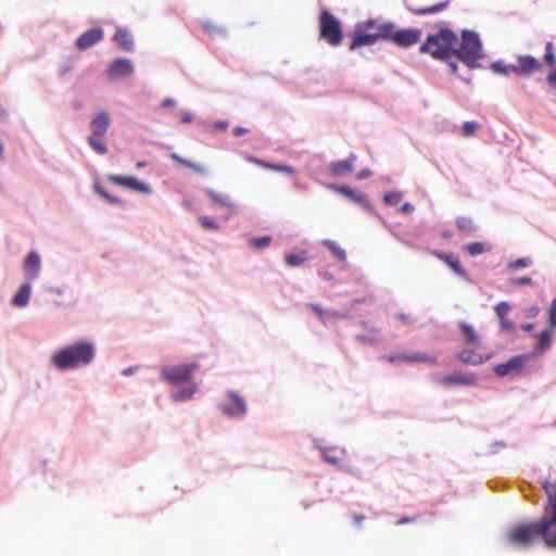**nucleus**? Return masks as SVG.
<instances>
[{"instance_id":"obj_1","label":"nucleus","mask_w":556,"mask_h":556,"mask_svg":"<svg viewBox=\"0 0 556 556\" xmlns=\"http://www.w3.org/2000/svg\"><path fill=\"white\" fill-rule=\"evenodd\" d=\"M543 489L552 508L551 515L540 521L521 522L506 532L509 545L529 547L542 540L547 547H556V481H545Z\"/></svg>"},{"instance_id":"obj_2","label":"nucleus","mask_w":556,"mask_h":556,"mask_svg":"<svg viewBox=\"0 0 556 556\" xmlns=\"http://www.w3.org/2000/svg\"><path fill=\"white\" fill-rule=\"evenodd\" d=\"M96 355L94 344L90 341L77 343L56 350L51 355V363L60 370L89 365Z\"/></svg>"},{"instance_id":"obj_3","label":"nucleus","mask_w":556,"mask_h":556,"mask_svg":"<svg viewBox=\"0 0 556 556\" xmlns=\"http://www.w3.org/2000/svg\"><path fill=\"white\" fill-rule=\"evenodd\" d=\"M457 40L458 38L453 30L443 28L437 34L429 35L420 46L419 51L430 54L435 60L447 61L453 56Z\"/></svg>"},{"instance_id":"obj_4","label":"nucleus","mask_w":556,"mask_h":556,"mask_svg":"<svg viewBox=\"0 0 556 556\" xmlns=\"http://www.w3.org/2000/svg\"><path fill=\"white\" fill-rule=\"evenodd\" d=\"M453 56H456L470 70L479 67V61L483 58V53L478 35L470 30H463L460 45L458 48L454 47Z\"/></svg>"},{"instance_id":"obj_5","label":"nucleus","mask_w":556,"mask_h":556,"mask_svg":"<svg viewBox=\"0 0 556 556\" xmlns=\"http://www.w3.org/2000/svg\"><path fill=\"white\" fill-rule=\"evenodd\" d=\"M319 37L333 47L341 45L343 39L340 21L328 10L319 14Z\"/></svg>"},{"instance_id":"obj_6","label":"nucleus","mask_w":556,"mask_h":556,"mask_svg":"<svg viewBox=\"0 0 556 556\" xmlns=\"http://www.w3.org/2000/svg\"><path fill=\"white\" fill-rule=\"evenodd\" d=\"M198 368L199 365L197 363L166 366L161 369V377L164 381L169 383L189 381Z\"/></svg>"},{"instance_id":"obj_7","label":"nucleus","mask_w":556,"mask_h":556,"mask_svg":"<svg viewBox=\"0 0 556 556\" xmlns=\"http://www.w3.org/2000/svg\"><path fill=\"white\" fill-rule=\"evenodd\" d=\"M421 30L418 28H406L400 30H392V35L389 37V41L403 48L410 47L419 42L421 38Z\"/></svg>"},{"instance_id":"obj_8","label":"nucleus","mask_w":556,"mask_h":556,"mask_svg":"<svg viewBox=\"0 0 556 556\" xmlns=\"http://www.w3.org/2000/svg\"><path fill=\"white\" fill-rule=\"evenodd\" d=\"M542 68L541 62L532 55H518L517 64L511 65L513 74L517 76H529Z\"/></svg>"},{"instance_id":"obj_9","label":"nucleus","mask_w":556,"mask_h":556,"mask_svg":"<svg viewBox=\"0 0 556 556\" xmlns=\"http://www.w3.org/2000/svg\"><path fill=\"white\" fill-rule=\"evenodd\" d=\"M365 23H359L356 25L353 34L351 35L352 41L350 45V50H356L361 47L372 46L377 42L376 37H374V33H370L366 29Z\"/></svg>"},{"instance_id":"obj_10","label":"nucleus","mask_w":556,"mask_h":556,"mask_svg":"<svg viewBox=\"0 0 556 556\" xmlns=\"http://www.w3.org/2000/svg\"><path fill=\"white\" fill-rule=\"evenodd\" d=\"M364 23L366 24V29L374 33V37H376L377 41L389 40V37L392 35V30L394 29L393 23L378 18H369Z\"/></svg>"},{"instance_id":"obj_11","label":"nucleus","mask_w":556,"mask_h":556,"mask_svg":"<svg viewBox=\"0 0 556 556\" xmlns=\"http://www.w3.org/2000/svg\"><path fill=\"white\" fill-rule=\"evenodd\" d=\"M527 362V356L517 355L509 358L506 363L498 364L494 367V372L498 377H504L510 374L519 372Z\"/></svg>"},{"instance_id":"obj_12","label":"nucleus","mask_w":556,"mask_h":556,"mask_svg":"<svg viewBox=\"0 0 556 556\" xmlns=\"http://www.w3.org/2000/svg\"><path fill=\"white\" fill-rule=\"evenodd\" d=\"M103 30L99 27L91 28L83 33L76 39V46L79 50H87L103 39Z\"/></svg>"},{"instance_id":"obj_13","label":"nucleus","mask_w":556,"mask_h":556,"mask_svg":"<svg viewBox=\"0 0 556 556\" xmlns=\"http://www.w3.org/2000/svg\"><path fill=\"white\" fill-rule=\"evenodd\" d=\"M134 73V65L128 59H116L114 60L110 68L108 71V74L111 78L116 79L121 77H128Z\"/></svg>"},{"instance_id":"obj_14","label":"nucleus","mask_w":556,"mask_h":556,"mask_svg":"<svg viewBox=\"0 0 556 556\" xmlns=\"http://www.w3.org/2000/svg\"><path fill=\"white\" fill-rule=\"evenodd\" d=\"M330 188L344 197L349 198L351 201L362 205L366 210H370V203L366 194L361 193L349 186H336L331 185Z\"/></svg>"},{"instance_id":"obj_15","label":"nucleus","mask_w":556,"mask_h":556,"mask_svg":"<svg viewBox=\"0 0 556 556\" xmlns=\"http://www.w3.org/2000/svg\"><path fill=\"white\" fill-rule=\"evenodd\" d=\"M388 361L390 363L395 362H404V363H428V364H435L437 357L422 354L419 352L410 353V354H395L388 357Z\"/></svg>"},{"instance_id":"obj_16","label":"nucleus","mask_w":556,"mask_h":556,"mask_svg":"<svg viewBox=\"0 0 556 556\" xmlns=\"http://www.w3.org/2000/svg\"><path fill=\"white\" fill-rule=\"evenodd\" d=\"M110 181L141 192H149L150 188L148 185L139 181L135 177L131 176H121V175H111L109 177Z\"/></svg>"},{"instance_id":"obj_17","label":"nucleus","mask_w":556,"mask_h":556,"mask_svg":"<svg viewBox=\"0 0 556 556\" xmlns=\"http://www.w3.org/2000/svg\"><path fill=\"white\" fill-rule=\"evenodd\" d=\"M475 382H476V378L473 375H466V374H460V372L447 375L440 379V383L445 387L471 386Z\"/></svg>"},{"instance_id":"obj_18","label":"nucleus","mask_w":556,"mask_h":556,"mask_svg":"<svg viewBox=\"0 0 556 556\" xmlns=\"http://www.w3.org/2000/svg\"><path fill=\"white\" fill-rule=\"evenodd\" d=\"M230 403L224 407V412L229 416H242L247 412L244 400L237 393L229 394Z\"/></svg>"},{"instance_id":"obj_19","label":"nucleus","mask_w":556,"mask_h":556,"mask_svg":"<svg viewBox=\"0 0 556 556\" xmlns=\"http://www.w3.org/2000/svg\"><path fill=\"white\" fill-rule=\"evenodd\" d=\"M112 40L123 51H131L134 48L132 36L126 28L117 27Z\"/></svg>"},{"instance_id":"obj_20","label":"nucleus","mask_w":556,"mask_h":556,"mask_svg":"<svg viewBox=\"0 0 556 556\" xmlns=\"http://www.w3.org/2000/svg\"><path fill=\"white\" fill-rule=\"evenodd\" d=\"M457 358L466 365H481L490 359V355H483L473 350H464L457 354Z\"/></svg>"},{"instance_id":"obj_21","label":"nucleus","mask_w":556,"mask_h":556,"mask_svg":"<svg viewBox=\"0 0 556 556\" xmlns=\"http://www.w3.org/2000/svg\"><path fill=\"white\" fill-rule=\"evenodd\" d=\"M110 125V117L106 112L98 113L90 123L92 136L102 137L105 135Z\"/></svg>"},{"instance_id":"obj_22","label":"nucleus","mask_w":556,"mask_h":556,"mask_svg":"<svg viewBox=\"0 0 556 556\" xmlns=\"http://www.w3.org/2000/svg\"><path fill=\"white\" fill-rule=\"evenodd\" d=\"M355 155L352 154L348 160L332 162L329 165V172L331 173V175L337 177L350 174L354 169L353 162L355 161Z\"/></svg>"},{"instance_id":"obj_23","label":"nucleus","mask_w":556,"mask_h":556,"mask_svg":"<svg viewBox=\"0 0 556 556\" xmlns=\"http://www.w3.org/2000/svg\"><path fill=\"white\" fill-rule=\"evenodd\" d=\"M23 267L28 278L35 279L38 276L40 269L39 255L36 252L28 253V255L25 257Z\"/></svg>"},{"instance_id":"obj_24","label":"nucleus","mask_w":556,"mask_h":556,"mask_svg":"<svg viewBox=\"0 0 556 556\" xmlns=\"http://www.w3.org/2000/svg\"><path fill=\"white\" fill-rule=\"evenodd\" d=\"M432 254L439 260L443 261L456 275L460 277L466 276L465 270L460 266L458 257L440 251H435Z\"/></svg>"},{"instance_id":"obj_25","label":"nucleus","mask_w":556,"mask_h":556,"mask_svg":"<svg viewBox=\"0 0 556 556\" xmlns=\"http://www.w3.org/2000/svg\"><path fill=\"white\" fill-rule=\"evenodd\" d=\"M450 5V1H441L433 5L428 7H419V8H410L409 11L415 15H429V14H437L444 10H446Z\"/></svg>"},{"instance_id":"obj_26","label":"nucleus","mask_w":556,"mask_h":556,"mask_svg":"<svg viewBox=\"0 0 556 556\" xmlns=\"http://www.w3.org/2000/svg\"><path fill=\"white\" fill-rule=\"evenodd\" d=\"M552 336H553V331L551 328H547V329H544L543 331H541L539 334H538V342H536V345L534 348V352L535 354H542L544 353L547 349L551 348V344H552Z\"/></svg>"},{"instance_id":"obj_27","label":"nucleus","mask_w":556,"mask_h":556,"mask_svg":"<svg viewBox=\"0 0 556 556\" xmlns=\"http://www.w3.org/2000/svg\"><path fill=\"white\" fill-rule=\"evenodd\" d=\"M249 161L257 164L266 169L275 170V172H281L288 175H294L295 169L292 166L289 165H281V164H273L269 162H265L255 157H249Z\"/></svg>"},{"instance_id":"obj_28","label":"nucleus","mask_w":556,"mask_h":556,"mask_svg":"<svg viewBox=\"0 0 556 556\" xmlns=\"http://www.w3.org/2000/svg\"><path fill=\"white\" fill-rule=\"evenodd\" d=\"M509 305L506 302H501L495 306V313L501 321L503 328L507 331L513 330L514 323L507 318Z\"/></svg>"},{"instance_id":"obj_29","label":"nucleus","mask_w":556,"mask_h":556,"mask_svg":"<svg viewBox=\"0 0 556 556\" xmlns=\"http://www.w3.org/2000/svg\"><path fill=\"white\" fill-rule=\"evenodd\" d=\"M459 328L462 330V333L465 337V341L467 344L472 346H479L480 345V339L476 330L471 325H468L465 321L459 323Z\"/></svg>"},{"instance_id":"obj_30","label":"nucleus","mask_w":556,"mask_h":556,"mask_svg":"<svg viewBox=\"0 0 556 556\" xmlns=\"http://www.w3.org/2000/svg\"><path fill=\"white\" fill-rule=\"evenodd\" d=\"M170 159L177 164L193 170L198 175H204L206 173V169L203 165L184 159L177 153H172Z\"/></svg>"},{"instance_id":"obj_31","label":"nucleus","mask_w":556,"mask_h":556,"mask_svg":"<svg viewBox=\"0 0 556 556\" xmlns=\"http://www.w3.org/2000/svg\"><path fill=\"white\" fill-rule=\"evenodd\" d=\"M30 285H23L12 300L14 306L23 307L26 306L30 298Z\"/></svg>"},{"instance_id":"obj_32","label":"nucleus","mask_w":556,"mask_h":556,"mask_svg":"<svg viewBox=\"0 0 556 556\" xmlns=\"http://www.w3.org/2000/svg\"><path fill=\"white\" fill-rule=\"evenodd\" d=\"M492 247L489 243L482 242H472L468 243L464 247V250L469 253L471 256H477L483 254L485 252L491 251Z\"/></svg>"},{"instance_id":"obj_33","label":"nucleus","mask_w":556,"mask_h":556,"mask_svg":"<svg viewBox=\"0 0 556 556\" xmlns=\"http://www.w3.org/2000/svg\"><path fill=\"white\" fill-rule=\"evenodd\" d=\"M456 226L462 232H475L478 227L471 217L459 216L456 219Z\"/></svg>"},{"instance_id":"obj_34","label":"nucleus","mask_w":556,"mask_h":556,"mask_svg":"<svg viewBox=\"0 0 556 556\" xmlns=\"http://www.w3.org/2000/svg\"><path fill=\"white\" fill-rule=\"evenodd\" d=\"M309 308L318 316V318L326 324L327 318L338 319L341 315L337 312H327L318 304H309Z\"/></svg>"},{"instance_id":"obj_35","label":"nucleus","mask_w":556,"mask_h":556,"mask_svg":"<svg viewBox=\"0 0 556 556\" xmlns=\"http://www.w3.org/2000/svg\"><path fill=\"white\" fill-rule=\"evenodd\" d=\"M308 260V253L305 250H301L296 253L286 255V263L289 266H299Z\"/></svg>"},{"instance_id":"obj_36","label":"nucleus","mask_w":556,"mask_h":556,"mask_svg":"<svg viewBox=\"0 0 556 556\" xmlns=\"http://www.w3.org/2000/svg\"><path fill=\"white\" fill-rule=\"evenodd\" d=\"M323 244L328 248L339 261L344 262L346 260L345 251L341 249L334 241L324 240Z\"/></svg>"},{"instance_id":"obj_37","label":"nucleus","mask_w":556,"mask_h":556,"mask_svg":"<svg viewBox=\"0 0 556 556\" xmlns=\"http://www.w3.org/2000/svg\"><path fill=\"white\" fill-rule=\"evenodd\" d=\"M202 28L203 30L208 35V36H216V35H222L225 33V30L217 24H215L214 22L212 21H204L202 23Z\"/></svg>"},{"instance_id":"obj_38","label":"nucleus","mask_w":556,"mask_h":556,"mask_svg":"<svg viewBox=\"0 0 556 556\" xmlns=\"http://www.w3.org/2000/svg\"><path fill=\"white\" fill-rule=\"evenodd\" d=\"M89 146L93 149L94 152L98 154H105L108 152V149L105 144L99 139L98 136H90L87 139Z\"/></svg>"},{"instance_id":"obj_39","label":"nucleus","mask_w":556,"mask_h":556,"mask_svg":"<svg viewBox=\"0 0 556 556\" xmlns=\"http://www.w3.org/2000/svg\"><path fill=\"white\" fill-rule=\"evenodd\" d=\"M195 391H197V384L191 383L188 388L174 393L173 399L175 401L187 400V399H190L195 393Z\"/></svg>"},{"instance_id":"obj_40","label":"nucleus","mask_w":556,"mask_h":556,"mask_svg":"<svg viewBox=\"0 0 556 556\" xmlns=\"http://www.w3.org/2000/svg\"><path fill=\"white\" fill-rule=\"evenodd\" d=\"M490 68H491L495 74H498V75H509V74H513L511 65H506V64H504V62H502V61L493 62V63L490 65Z\"/></svg>"},{"instance_id":"obj_41","label":"nucleus","mask_w":556,"mask_h":556,"mask_svg":"<svg viewBox=\"0 0 556 556\" xmlns=\"http://www.w3.org/2000/svg\"><path fill=\"white\" fill-rule=\"evenodd\" d=\"M544 60L546 64L551 67H554L556 65V56L554 53V45L553 42H547L545 46V55Z\"/></svg>"},{"instance_id":"obj_42","label":"nucleus","mask_w":556,"mask_h":556,"mask_svg":"<svg viewBox=\"0 0 556 556\" xmlns=\"http://www.w3.org/2000/svg\"><path fill=\"white\" fill-rule=\"evenodd\" d=\"M270 241H271V237L263 236V237L251 239L250 245L257 250H261V249L266 248L270 243Z\"/></svg>"},{"instance_id":"obj_43","label":"nucleus","mask_w":556,"mask_h":556,"mask_svg":"<svg viewBox=\"0 0 556 556\" xmlns=\"http://www.w3.org/2000/svg\"><path fill=\"white\" fill-rule=\"evenodd\" d=\"M402 199V193L399 191L386 193L383 201L387 205H396Z\"/></svg>"},{"instance_id":"obj_44","label":"nucleus","mask_w":556,"mask_h":556,"mask_svg":"<svg viewBox=\"0 0 556 556\" xmlns=\"http://www.w3.org/2000/svg\"><path fill=\"white\" fill-rule=\"evenodd\" d=\"M479 128V124L477 122H465L463 125V135L465 137L472 136L477 129Z\"/></svg>"},{"instance_id":"obj_45","label":"nucleus","mask_w":556,"mask_h":556,"mask_svg":"<svg viewBox=\"0 0 556 556\" xmlns=\"http://www.w3.org/2000/svg\"><path fill=\"white\" fill-rule=\"evenodd\" d=\"M208 197L216 203L223 205V206H228L229 205V202H228V198L226 195H223V194H219L213 190H210L207 192Z\"/></svg>"},{"instance_id":"obj_46","label":"nucleus","mask_w":556,"mask_h":556,"mask_svg":"<svg viewBox=\"0 0 556 556\" xmlns=\"http://www.w3.org/2000/svg\"><path fill=\"white\" fill-rule=\"evenodd\" d=\"M531 265V260L529 257L518 258L509 264L510 268L517 269L522 267H528Z\"/></svg>"},{"instance_id":"obj_47","label":"nucleus","mask_w":556,"mask_h":556,"mask_svg":"<svg viewBox=\"0 0 556 556\" xmlns=\"http://www.w3.org/2000/svg\"><path fill=\"white\" fill-rule=\"evenodd\" d=\"M200 224L206 229H211V230L218 229V225L214 220L208 218L207 216L200 217Z\"/></svg>"},{"instance_id":"obj_48","label":"nucleus","mask_w":556,"mask_h":556,"mask_svg":"<svg viewBox=\"0 0 556 556\" xmlns=\"http://www.w3.org/2000/svg\"><path fill=\"white\" fill-rule=\"evenodd\" d=\"M548 323L551 327H556V300L552 302L549 307Z\"/></svg>"},{"instance_id":"obj_49","label":"nucleus","mask_w":556,"mask_h":556,"mask_svg":"<svg viewBox=\"0 0 556 556\" xmlns=\"http://www.w3.org/2000/svg\"><path fill=\"white\" fill-rule=\"evenodd\" d=\"M509 283L511 286L531 285L532 279L530 277L514 278L509 280Z\"/></svg>"},{"instance_id":"obj_50","label":"nucleus","mask_w":556,"mask_h":556,"mask_svg":"<svg viewBox=\"0 0 556 556\" xmlns=\"http://www.w3.org/2000/svg\"><path fill=\"white\" fill-rule=\"evenodd\" d=\"M97 191L98 193L103 197L104 199H106L109 202L111 203H117L118 202V199L117 198H114L112 195H110L105 190H103L102 188L98 187L97 188Z\"/></svg>"},{"instance_id":"obj_51","label":"nucleus","mask_w":556,"mask_h":556,"mask_svg":"<svg viewBox=\"0 0 556 556\" xmlns=\"http://www.w3.org/2000/svg\"><path fill=\"white\" fill-rule=\"evenodd\" d=\"M546 80L552 88H556V70L546 77Z\"/></svg>"},{"instance_id":"obj_52","label":"nucleus","mask_w":556,"mask_h":556,"mask_svg":"<svg viewBox=\"0 0 556 556\" xmlns=\"http://www.w3.org/2000/svg\"><path fill=\"white\" fill-rule=\"evenodd\" d=\"M213 127L218 130H226L228 127V123L224 121H218L213 124Z\"/></svg>"},{"instance_id":"obj_53","label":"nucleus","mask_w":556,"mask_h":556,"mask_svg":"<svg viewBox=\"0 0 556 556\" xmlns=\"http://www.w3.org/2000/svg\"><path fill=\"white\" fill-rule=\"evenodd\" d=\"M414 521H416L415 517H402L401 519H399L396 521V525L402 526V525L414 522Z\"/></svg>"},{"instance_id":"obj_54","label":"nucleus","mask_w":556,"mask_h":556,"mask_svg":"<svg viewBox=\"0 0 556 556\" xmlns=\"http://www.w3.org/2000/svg\"><path fill=\"white\" fill-rule=\"evenodd\" d=\"M400 210L405 214H410L414 211V206L410 203H405L401 206Z\"/></svg>"},{"instance_id":"obj_55","label":"nucleus","mask_w":556,"mask_h":556,"mask_svg":"<svg viewBox=\"0 0 556 556\" xmlns=\"http://www.w3.org/2000/svg\"><path fill=\"white\" fill-rule=\"evenodd\" d=\"M245 134H248V129H247V128H244V127L238 126V127H236V128L233 129V135H235L236 137H239V136H242V135H245Z\"/></svg>"},{"instance_id":"obj_56","label":"nucleus","mask_w":556,"mask_h":556,"mask_svg":"<svg viewBox=\"0 0 556 556\" xmlns=\"http://www.w3.org/2000/svg\"><path fill=\"white\" fill-rule=\"evenodd\" d=\"M397 319H400L404 324H410L412 323V318L408 315H406V314H399L397 315Z\"/></svg>"},{"instance_id":"obj_57","label":"nucleus","mask_w":556,"mask_h":556,"mask_svg":"<svg viewBox=\"0 0 556 556\" xmlns=\"http://www.w3.org/2000/svg\"><path fill=\"white\" fill-rule=\"evenodd\" d=\"M447 66L452 74H457V64L455 62H447Z\"/></svg>"},{"instance_id":"obj_58","label":"nucleus","mask_w":556,"mask_h":556,"mask_svg":"<svg viewBox=\"0 0 556 556\" xmlns=\"http://www.w3.org/2000/svg\"><path fill=\"white\" fill-rule=\"evenodd\" d=\"M533 328H534V325H533V324H530V323H529V324H525V325H522V329H523L526 332H530V331H532V330H533Z\"/></svg>"},{"instance_id":"obj_59","label":"nucleus","mask_w":556,"mask_h":556,"mask_svg":"<svg viewBox=\"0 0 556 556\" xmlns=\"http://www.w3.org/2000/svg\"><path fill=\"white\" fill-rule=\"evenodd\" d=\"M364 519H365V517H364V516H359V515H354V516H353V521H354V523H356V525H359Z\"/></svg>"},{"instance_id":"obj_60","label":"nucleus","mask_w":556,"mask_h":556,"mask_svg":"<svg viewBox=\"0 0 556 556\" xmlns=\"http://www.w3.org/2000/svg\"><path fill=\"white\" fill-rule=\"evenodd\" d=\"M172 105H174V101L172 99H165L162 102V106H164V108L172 106Z\"/></svg>"},{"instance_id":"obj_61","label":"nucleus","mask_w":556,"mask_h":556,"mask_svg":"<svg viewBox=\"0 0 556 556\" xmlns=\"http://www.w3.org/2000/svg\"><path fill=\"white\" fill-rule=\"evenodd\" d=\"M367 176H369V172H368V170H362V172L357 175V177H358L359 179H362V178H366Z\"/></svg>"},{"instance_id":"obj_62","label":"nucleus","mask_w":556,"mask_h":556,"mask_svg":"<svg viewBox=\"0 0 556 556\" xmlns=\"http://www.w3.org/2000/svg\"><path fill=\"white\" fill-rule=\"evenodd\" d=\"M325 458H326V460H327V462H329V463H336V459H334L333 457H330V456L325 455Z\"/></svg>"},{"instance_id":"obj_63","label":"nucleus","mask_w":556,"mask_h":556,"mask_svg":"<svg viewBox=\"0 0 556 556\" xmlns=\"http://www.w3.org/2000/svg\"><path fill=\"white\" fill-rule=\"evenodd\" d=\"M2 156H3V144L0 142V161L2 160Z\"/></svg>"},{"instance_id":"obj_64","label":"nucleus","mask_w":556,"mask_h":556,"mask_svg":"<svg viewBox=\"0 0 556 556\" xmlns=\"http://www.w3.org/2000/svg\"><path fill=\"white\" fill-rule=\"evenodd\" d=\"M362 326H363L365 329H368L369 323H368V321H363V323H362Z\"/></svg>"}]
</instances>
